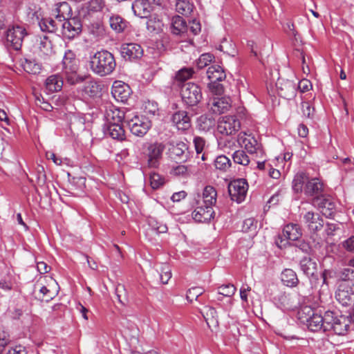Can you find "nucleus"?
<instances>
[{"label":"nucleus","instance_id":"obj_1","mask_svg":"<svg viewBox=\"0 0 354 354\" xmlns=\"http://www.w3.org/2000/svg\"><path fill=\"white\" fill-rule=\"evenodd\" d=\"M105 6L104 0H90L86 10H83V19L87 21H106L110 22H122V19L118 15L107 11L102 13Z\"/></svg>","mask_w":354,"mask_h":354},{"label":"nucleus","instance_id":"obj_2","mask_svg":"<svg viewBox=\"0 0 354 354\" xmlns=\"http://www.w3.org/2000/svg\"><path fill=\"white\" fill-rule=\"evenodd\" d=\"M116 66L112 53L107 50L95 53L90 59V68L93 73L103 77L111 74Z\"/></svg>","mask_w":354,"mask_h":354},{"label":"nucleus","instance_id":"obj_3","mask_svg":"<svg viewBox=\"0 0 354 354\" xmlns=\"http://www.w3.org/2000/svg\"><path fill=\"white\" fill-rule=\"evenodd\" d=\"M304 223L310 232V239L314 245H320L325 239L324 236H321L319 232L322 230L324 221L320 215L313 212H308L304 215Z\"/></svg>","mask_w":354,"mask_h":354},{"label":"nucleus","instance_id":"obj_4","mask_svg":"<svg viewBox=\"0 0 354 354\" xmlns=\"http://www.w3.org/2000/svg\"><path fill=\"white\" fill-rule=\"evenodd\" d=\"M145 148V154L147 158V167L149 168H158L162 158L165 145L162 142L156 141L147 142Z\"/></svg>","mask_w":354,"mask_h":354},{"label":"nucleus","instance_id":"obj_5","mask_svg":"<svg viewBox=\"0 0 354 354\" xmlns=\"http://www.w3.org/2000/svg\"><path fill=\"white\" fill-rule=\"evenodd\" d=\"M180 96L183 102L188 106H196L203 98L201 87L192 82L184 84L181 86Z\"/></svg>","mask_w":354,"mask_h":354},{"label":"nucleus","instance_id":"obj_6","mask_svg":"<svg viewBox=\"0 0 354 354\" xmlns=\"http://www.w3.org/2000/svg\"><path fill=\"white\" fill-rule=\"evenodd\" d=\"M26 34L25 27L18 24H12L6 31L7 46L15 50L21 49L23 39Z\"/></svg>","mask_w":354,"mask_h":354},{"label":"nucleus","instance_id":"obj_7","mask_svg":"<svg viewBox=\"0 0 354 354\" xmlns=\"http://www.w3.org/2000/svg\"><path fill=\"white\" fill-rule=\"evenodd\" d=\"M239 144L244 147L250 154L256 153L261 156L263 154L261 144L252 136V133L241 132L237 138Z\"/></svg>","mask_w":354,"mask_h":354},{"label":"nucleus","instance_id":"obj_8","mask_svg":"<svg viewBox=\"0 0 354 354\" xmlns=\"http://www.w3.org/2000/svg\"><path fill=\"white\" fill-rule=\"evenodd\" d=\"M248 189V183L243 178L232 180L228 185V192L231 199L239 203L244 201Z\"/></svg>","mask_w":354,"mask_h":354},{"label":"nucleus","instance_id":"obj_9","mask_svg":"<svg viewBox=\"0 0 354 354\" xmlns=\"http://www.w3.org/2000/svg\"><path fill=\"white\" fill-rule=\"evenodd\" d=\"M241 123L234 115L221 117L218 122L217 129L222 135L230 136L239 130Z\"/></svg>","mask_w":354,"mask_h":354},{"label":"nucleus","instance_id":"obj_10","mask_svg":"<svg viewBox=\"0 0 354 354\" xmlns=\"http://www.w3.org/2000/svg\"><path fill=\"white\" fill-rule=\"evenodd\" d=\"M194 7L189 0L176 3V10L178 15L172 17V22H196V19H189Z\"/></svg>","mask_w":354,"mask_h":354},{"label":"nucleus","instance_id":"obj_11","mask_svg":"<svg viewBox=\"0 0 354 354\" xmlns=\"http://www.w3.org/2000/svg\"><path fill=\"white\" fill-rule=\"evenodd\" d=\"M128 124L131 132L137 136H144L149 129H150L151 124V121L145 117L135 116L129 121Z\"/></svg>","mask_w":354,"mask_h":354},{"label":"nucleus","instance_id":"obj_12","mask_svg":"<svg viewBox=\"0 0 354 354\" xmlns=\"http://www.w3.org/2000/svg\"><path fill=\"white\" fill-rule=\"evenodd\" d=\"M337 300L343 306H349L354 302V292L351 286L341 283L335 293Z\"/></svg>","mask_w":354,"mask_h":354},{"label":"nucleus","instance_id":"obj_13","mask_svg":"<svg viewBox=\"0 0 354 354\" xmlns=\"http://www.w3.org/2000/svg\"><path fill=\"white\" fill-rule=\"evenodd\" d=\"M121 55L125 59L135 60L143 55V49L136 43L123 44L120 48Z\"/></svg>","mask_w":354,"mask_h":354},{"label":"nucleus","instance_id":"obj_14","mask_svg":"<svg viewBox=\"0 0 354 354\" xmlns=\"http://www.w3.org/2000/svg\"><path fill=\"white\" fill-rule=\"evenodd\" d=\"M124 111L109 103L106 105L104 118L107 124L122 123L124 120Z\"/></svg>","mask_w":354,"mask_h":354},{"label":"nucleus","instance_id":"obj_15","mask_svg":"<svg viewBox=\"0 0 354 354\" xmlns=\"http://www.w3.org/2000/svg\"><path fill=\"white\" fill-rule=\"evenodd\" d=\"M53 15L59 21H68L73 19V10L71 6L66 1L58 3L53 10Z\"/></svg>","mask_w":354,"mask_h":354},{"label":"nucleus","instance_id":"obj_16","mask_svg":"<svg viewBox=\"0 0 354 354\" xmlns=\"http://www.w3.org/2000/svg\"><path fill=\"white\" fill-rule=\"evenodd\" d=\"M111 94L117 101L124 102L130 96L131 90L129 86L125 83L115 81L111 88Z\"/></svg>","mask_w":354,"mask_h":354},{"label":"nucleus","instance_id":"obj_17","mask_svg":"<svg viewBox=\"0 0 354 354\" xmlns=\"http://www.w3.org/2000/svg\"><path fill=\"white\" fill-rule=\"evenodd\" d=\"M276 86L279 95L285 98L290 99L295 95V85L290 80L279 78Z\"/></svg>","mask_w":354,"mask_h":354},{"label":"nucleus","instance_id":"obj_18","mask_svg":"<svg viewBox=\"0 0 354 354\" xmlns=\"http://www.w3.org/2000/svg\"><path fill=\"white\" fill-rule=\"evenodd\" d=\"M171 121L178 130L187 131L191 124V119L185 111L175 112L171 118Z\"/></svg>","mask_w":354,"mask_h":354},{"label":"nucleus","instance_id":"obj_19","mask_svg":"<svg viewBox=\"0 0 354 354\" xmlns=\"http://www.w3.org/2000/svg\"><path fill=\"white\" fill-rule=\"evenodd\" d=\"M214 212L213 211L212 207L205 205L203 207H196L192 213L193 218L199 223H205L209 221Z\"/></svg>","mask_w":354,"mask_h":354},{"label":"nucleus","instance_id":"obj_20","mask_svg":"<svg viewBox=\"0 0 354 354\" xmlns=\"http://www.w3.org/2000/svg\"><path fill=\"white\" fill-rule=\"evenodd\" d=\"M301 235V229L297 224L289 223L283 229L282 236L286 240L297 241Z\"/></svg>","mask_w":354,"mask_h":354},{"label":"nucleus","instance_id":"obj_21","mask_svg":"<svg viewBox=\"0 0 354 354\" xmlns=\"http://www.w3.org/2000/svg\"><path fill=\"white\" fill-rule=\"evenodd\" d=\"M350 324L351 320L348 317L344 315L338 316L335 322H333L330 330H333L338 335H344L347 333Z\"/></svg>","mask_w":354,"mask_h":354},{"label":"nucleus","instance_id":"obj_22","mask_svg":"<svg viewBox=\"0 0 354 354\" xmlns=\"http://www.w3.org/2000/svg\"><path fill=\"white\" fill-rule=\"evenodd\" d=\"M171 275V270L169 264L160 263L156 265L153 277H158L161 283H168Z\"/></svg>","mask_w":354,"mask_h":354},{"label":"nucleus","instance_id":"obj_23","mask_svg":"<svg viewBox=\"0 0 354 354\" xmlns=\"http://www.w3.org/2000/svg\"><path fill=\"white\" fill-rule=\"evenodd\" d=\"M211 109L216 114H221L230 108V100L228 97H214L211 104Z\"/></svg>","mask_w":354,"mask_h":354},{"label":"nucleus","instance_id":"obj_24","mask_svg":"<svg viewBox=\"0 0 354 354\" xmlns=\"http://www.w3.org/2000/svg\"><path fill=\"white\" fill-rule=\"evenodd\" d=\"M82 30V24H62V34L66 39H73L78 36Z\"/></svg>","mask_w":354,"mask_h":354},{"label":"nucleus","instance_id":"obj_25","mask_svg":"<svg viewBox=\"0 0 354 354\" xmlns=\"http://www.w3.org/2000/svg\"><path fill=\"white\" fill-rule=\"evenodd\" d=\"M39 292L43 295V299H45L46 301L51 300L59 292L58 283L53 279H50L48 286H41Z\"/></svg>","mask_w":354,"mask_h":354},{"label":"nucleus","instance_id":"obj_26","mask_svg":"<svg viewBox=\"0 0 354 354\" xmlns=\"http://www.w3.org/2000/svg\"><path fill=\"white\" fill-rule=\"evenodd\" d=\"M300 268L308 277H314L317 272V263L308 257H305L300 261Z\"/></svg>","mask_w":354,"mask_h":354},{"label":"nucleus","instance_id":"obj_27","mask_svg":"<svg viewBox=\"0 0 354 354\" xmlns=\"http://www.w3.org/2000/svg\"><path fill=\"white\" fill-rule=\"evenodd\" d=\"M207 76L210 82H221L226 75L224 70L219 65H212L207 68Z\"/></svg>","mask_w":354,"mask_h":354},{"label":"nucleus","instance_id":"obj_28","mask_svg":"<svg viewBox=\"0 0 354 354\" xmlns=\"http://www.w3.org/2000/svg\"><path fill=\"white\" fill-rule=\"evenodd\" d=\"M322 190V183L317 178L309 179L306 182L304 192L306 195L313 196L319 194Z\"/></svg>","mask_w":354,"mask_h":354},{"label":"nucleus","instance_id":"obj_29","mask_svg":"<svg viewBox=\"0 0 354 354\" xmlns=\"http://www.w3.org/2000/svg\"><path fill=\"white\" fill-rule=\"evenodd\" d=\"M149 5L145 0H136L132 4V9L136 15L146 18L149 13Z\"/></svg>","mask_w":354,"mask_h":354},{"label":"nucleus","instance_id":"obj_30","mask_svg":"<svg viewBox=\"0 0 354 354\" xmlns=\"http://www.w3.org/2000/svg\"><path fill=\"white\" fill-rule=\"evenodd\" d=\"M202 314L209 327H216L218 324V315L216 310L211 306H205Z\"/></svg>","mask_w":354,"mask_h":354},{"label":"nucleus","instance_id":"obj_31","mask_svg":"<svg viewBox=\"0 0 354 354\" xmlns=\"http://www.w3.org/2000/svg\"><path fill=\"white\" fill-rule=\"evenodd\" d=\"M108 133L113 139L122 141L125 140V132L122 123L107 124Z\"/></svg>","mask_w":354,"mask_h":354},{"label":"nucleus","instance_id":"obj_32","mask_svg":"<svg viewBox=\"0 0 354 354\" xmlns=\"http://www.w3.org/2000/svg\"><path fill=\"white\" fill-rule=\"evenodd\" d=\"M281 281L288 287H295L299 283L297 274L292 269H285L281 273Z\"/></svg>","mask_w":354,"mask_h":354},{"label":"nucleus","instance_id":"obj_33","mask_svg":"<svg viewBox=\"0 0 354 354\" xmlns=\"http://www.w3.org/2000/svg\"><path fill=\"white\" fill-rule=\"evenodd\" d=\"M63 86V80L58 75H52L46 80V89L50 92H57L62 89Z\"/></svg>","mask_w":354,"mask_h":354},{"label":"nucleus","instance_id":"obj_34","mask_svg":"<svg viewBox=\"0 0 354 354\" xmlns=\"http://www.w3.org/2000/svg\"><path fill=\"white\" fill-rule=\"evenodd\" d=\"M26 18L28 21L32 22H46L41 9L36 6L28 7Z\"/></svg>","mask_w":354,"mask_h":354},{"label":"nucleus","instance_id":"obj_35","mask_svg":"<svg viewBox=\"0 0 354 354\" xmlns=\"http://www.w3.org/2000/svg\"><path fill=\"white\" fill-rule=\"evenodd\" d=\"M82 92L84 95L90 97H96L100 95L101 88L100 85L96 82L89 81L85 84L82 88Z\"/></svg>","mask_w":354,"mask_h":354},{"label":"nucleus","instance_id":"obj_36","mask_svg":"<svg viewBox=\"0 0 354 354\" xmlns=\"http://www.w3.org/2000/svg\"><path fill=\"white\" fill-rule=\"evenodd\" d=\"M217 192L212 186H206L203 192V202L205 205L212 207L216 202Z\"/></svg>","mask_w":354,"mask_h":354},{"label":"nucleus","instance_id":"obj_37","mask_svg":"<svg viewBox=\"0 0 354 354\" xmlns=\"http://www.w3.org/2000/svg\"><path fill=\"white\" fill-rule=\"evenodd\" d=\"M324 322L322 316L316 312L310 317V319L306 323L308 328L311 331H319L321 329L324 330Z\"/></svg>","mask_w":354,"mask_h":354},{"label":"nucleus","instance_id":"obj_38","mask_svg":"<svg viewBox=\"0 0 354 354\" xmlns=\"http://www.w3.org/2000/svg\"><path fill=\"white\" fill-rule=\"evenodd\" d=\"M308 180V175L304 172L297 174L292 180V189L296 193L304 191V185Z\"/></svg>","mask_w":354,"mask_h":354},{"label":"nucleus","instance_id":"obj_39","mask_svg":"<svg viewBox=\"0 0 354 354\" xmlns=\"http://www.w3.org/2000/svg\"><path fill=\"white\" fill-rule=\"evenodd\" d=\"M63 71L77 70V66L75 58V54L71 50L65 53L63 61Z\"/></svg>","mask_w":354,"mask_h":354},{"label":"nucleus","instance_id":"obj_40","mask_svg":"<svg viewBox=\"0 0 354 354\" xmlns=\"http://www.w3.org/2000/svg\"><path fill=\"white\" fill-rule=\"evenodd\" d=\"M22 67L26 72L32 75L39 74L41 71V64L35 60L26 59L22 63Z\"/></svg>","mask_w":354,"mask_h":354},{"label":"nucleus","instance_id":"obj_41","mask_svg":"<svg viewBox=\"0 0 354 354\" xmlns=\"http://www.w3.org/2000/svg\"><path fill=\"white\" fill-rule=\"evenodd\" d=\"M192 173V167L189 165H178L172 167L171 174L175 176L187 178Z\"/></svg>","mask_w":354,"mask_h":354},{"label":"nucleus","instance_id":"obj_42","mask_svg":"<svg viewBox=\"0 0 354 354\" xmlns=\"http://www.w3.org/2000/svg\"><path fill=\"white\" fill-rule=\"evenodd\" d=\"M315 313V311L310 306H304L297 311V318L301 323L306 324Z\"/></svg>","mask_w":354,"mask_h":354},{"label":"nucleus","instance_id":"obj_43","mask_svg":"<svg viewBox=\"0 0 354 354\" xmlns=\"http://www.w3.org/2000/svg\"><path fill=\"white\" fill-rule=\"evenodd\" d=\"M318 200L319 201L318 207L320 209L322 214L326 216H331L335 208L334 203L326 198H319Z\"/></svg>","mask_w":354,"mask_h":354},{"label":"nucleus","instance_id":"obj_44","mask_svg":"<svg viewBox=\"0 0 354 354\" xmlns=\"http://www.w3.org/2000/svg\"><path fill=\"white\" fill-rule=\"evenodd\" d=\"M198 128L204 131H208L214 127L215 121L206 115L200 116L197 121Z\"/></svg>","mask_w":354,"mask_h":354},{"label":"nucleus","instance_id":"obj_45","mask_svg":"<svg viewBox=\"0 0 354 354\" xmlns=\"http://www.w3.org/2000/svg\"><path fill=\"white\" fill-rule=\"evenodd\" d=\"M156 15L157 17L155 19L158 22H164L166 21H171L172 17L175 15L171 9L165 8H158Z\"/></svg>","mask_w":354,"mask_h":354},{"label":"nucleus","instance_id":"obj_46","mask_svg":"<svg viewBox=\"0 0 354 354\" xmlns=\"http://www.w3.org/2000/svg\"><path fill=\"white\" fill-rule=\"evenodd\" d=\"M66 81L70 84H76L84 82L86 77H82L77 74V70H65L63 71Z\"/></svg>","mask_w":354,"mask_h":354},{"label":"nucleus","instance_id":"obj_47","mask_svg":"<svg viewBox=\"0 0 354 354\" xmlns=\"http://www.w3.org/2000/svg\"><path fill=\"white\" fill-rule=\"evenodd\" d=\"M39 49L44 56H50L53 54L52 44L47 36L44 35L43 39H41Z\"/></svg>","mask_w":354,"mask_h":354},{"label":"nucleus","instance_id":"obj_48","mask_svg":"<svg viewBox=\"0 0 354 354\" xmlns=\"http://www.w3.org/2000/svg\"><path fill=\"white\" fill-rule=\"evenodd\" d=\"M89 33L94 37L100 38L106 35V30L103 24H90L88 26Z\"/></svg>","mask_w":354,"mask_h":354},{"label":"nucleus","instance_id":"obj_49","mask_svg":"<svg viewBox=\"0 0 354 354\" xmlns=\"http://www.w3.org/2000/svg\"><path fill=\"white\" fill-rule=\"evenodd\" d=\"M338 316H335V313L332 311H326L322 316L324 325V331L330 330L333 327V322H335Z\"/></svg>","mask_w":354,"mask_h":354},{"label":"nucleus","instance_id":"obj_50","mask_svg":"<svg viewBox=\"0 0 354 354\" xmlns=\"http://www.w3.org/2000/svg\"><path fill=\"white\" fill-rule=\"evenodd\" d=\"M339 279L343 283L348 282L350 286L354 285V270L352 268H344L339 273Z\"/></svg>","mask_w":354,"mask_h":354},{"label":"nucleus","instance_id":"obj_51","mask_svg":"<svg viewBox=\"0 0 354 354\" xmlns=\"http://www.w3.org/2000/svg\"><path fill=\"white\" fill-rule=\"evenodd\" d=\"M232 159L236 164L248 165L250 163L248 156L243 150H236L232 154Z\"/></svg>","mask_w":354,"mask_h":354},{"label":"nucleus","instance_id":"obj_52","mask_svg":"<svg viewBox=\"0 0 354 354\" xmlns=\"http://www.w3.org/2000/svg\"><path fill=\"white\" fill-rule=\"evenodd\" d=\"M188 147L183 142H179L171 148V153L175 157L181 158L187 153Z\"/></svg>","mask_w":354,"mask_h":354},{"label":"nucleus","instance_id":"obj_53","mask_svg":"<svg viewBox=\"0 0 354 354\" xmlns=\"http://www.w3.org/2000/svg\"><path fill=\"white\" fill-rule=\"evenodd\" d=\"M194 73V71L192 68H183L176 74V80L180 82H185L191 78Z\"/></svg>","mask_w":354,"mask_h":354},{"label":"nucleus","instance_id":"obj_54","mask_svg":"<svg viewBox=\"0 0 354 354\" xmlns=\"http://www.w3.org/2000/svg\"><path fill=\"white\" fill-rule=\"evenodd\" d=\"M217 49L232 56H234L236 53L234 48V44L231 41H227L226 38H223L221 44L218 46Z\"/></svg>","mask_w":354,"mask_h":354},{"label":"nucleus","instance_id":"obj_55","mask_svg":"<svg viewBox=\"0 0 354 354\" xmlns=\"http://www.w3.org/2000/svg\"><path fill=\"white\" fill-rule=\"evenodd\" d=\"M171 32L176 35L183 36L188 32L187 24H169Z\"/></svg>","mask_w":354,"mask_h":354},{"label":"nucleus","instance_id":"obj_56","mask_svg":"<svg viewBox=\"0 0 354 354\" xmlns=\"http://www.w3.org/2000/svg\"><path fill=\"white\" fill-rule=\"evenodd\" d=\"M230 165V159L225 156H219L214 161L215 167L220 170H226Z\"/></svg>","mask_w":354,"mask_h":354},{"label":"nucleus","instance_id":"obj_57","mask_svg":"<svg viewBox=\"0 0 354 354\" xmlns=\"http://www.w3.org/2000/svg\"><path fill=\"white\" fill-rule=\"evenodd\" d=\"M149 223L151 227L156 230L158 233H165L168 228L166 224L162 222H160L154 218H151L149 220Z\"/></svg>","mask_w":354,"mask_h":354},{"label":"nucleus","instance_id":"obj_58","mask_svg":"<svg viewBox=\"0 0 354 354\" xmlns=\"http://www.w3.org/2000/svg\"><path fill=\"white\" fill-rule=\"evenodd\" d=\"M150 185L153 189L159 188L164 184V178L157 173H151L149 176Z\"/></svg>","mask_w":354,"mask_h":354},{"label":"nucleus","instance_id":"obj_59","mask_svg":"<svg viewBox=\"0 0 354 354\" xmlns=\"http://www.w3.org/2000/svg\"><path fill=\"white\" fill-rule=\"evenodd\" d=\"M236 292V287L231 283L222 285L218 287V293L225 297H231Z\"/></svg>","mask_w":354,"mask_h":354},{"label":"nucleus","instance_id":"obj_60","mask_svg":"<svg viewBox=\"0 0 354 354\" xmlns=\"http://www.w3.org/2000/svg\"><path fill=\"white\" fill-rule=\"evenodd\" d=\"M214 58L213 55L210 53L202 54L197 60L196 65L198 68H203L207 66Z\"/></svg>","mask_w":354,"mask_h":354},{"label":"nucleus","instance_id":"obj_61","mask_svg":"<svg viewBox=\"0 0 354 354\" xmlns=\"http://www.w3.org/2000/svg\"><path fill=\"white\" fill-rule=\"evenodd\" d=\"M303 116L306 118H312L315 109L311 106L309 102H303L301 104Z\"/></svg>","mask_w":354,"mask_h":354},{"label":"nucleus","instance_id":"obj_62","mask_svg":"<svg viewBox=\"0 0 354 354\" xmlns=\"http://www.w3.org/2000/svg\"><path fill=\"white\" fill-rule=\"evenodd\" d=\"M203 294V290L199 287H194L189 289L187 293V299L190 302H192L194 300H196L197 298Z\"/></svg>","mask_w":354,"mask_h":354},{"label":"nucleus","instance_id":"obj_63","mask_svg":"<svg viewBox=\"0 0 354 354\" xmlns=\"http://www.w3.org/2000/svg\"><path fill=\"white\" fill-rule=\"evenodd\" d=\"M257 228V222L253 218H249L245 219L243 221V232H249V231H254Z\"/></svg>","mask_w":354,"mask_h":354},{"label":"nucleus","instance_id":"obj_64","mask_svg":"<svg viewBox=\"0 0 354 354\" xmlns=\"http://www.w3.org/2000/svg\"><path fill=\"white\" fill-rule=\"evenodd\" d=\"M208 88L215 95H221L224 91L223 85L218 82H210L208 84Z\"/></svg>","mask_w":354,"mask_h":354}]
</instances>
